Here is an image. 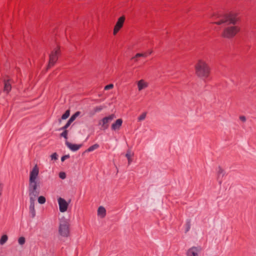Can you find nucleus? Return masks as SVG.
<instances>
[{"label":"nucleus","mask_w":256,"mask_h":256,"mask_svg":"<svg viewBox=\"0 0 256 256\" xmlns=\"http://www.w3.org/2000/svg\"><path fill=\"white\" fill-rule=\"evenodd\" d=\"M220 20L214 22L215 24L220 25L224 24L228 26L230 24H234L238 20V18L234 14H226L224 16H218ZM240 30V28L234 26H228L226 27L222 34L224 38H231L234 37Z\"/></svg>","instance_id":"nucleus-1"},{"label":"nucleus","mask_w":256,"mask_h":256,"mask_svg":"<svg viewBox=\"0 0 256 256\" xmlns=\"http://www.w3.org/2000/svg\"><path fill=\"white\" fill-rule=\"evenodd\" d=\"M38 172V168L36 165L33 168L32 170L30 172L28 190L30 200H36V198L40 194V190L38 188V186L36 181Z\"/></svg>","instance_id":"nucleus-2"},{"label":"nucleus","mask_w":256,"mask_h":256,"mask_svg":"<svg viewBox=\"0 0 256 256\" xmlns=\"http://www.w3.org/2000/svg\"><path fill=\"white\" fill-rule=\"evenodd\" d=\"M196 74L203 79L208 78L210 74V68L204 60H199L195 66Z\"/></svg>","instance_id":"nucleus-3"},{"label":"nucleus","mask_w":256,"mask_h":256,"mask_svg":"<svg viewBox=\"0 0 256 256\" xmlns=\"http://www.w3.org/2000/svg\"><path fill=\"white\" fill-rule=\"evenodd\" d=\"M69 223L66 220H61L60 222L58 232L60 236L67 237L70 234Z\"/></svg>","instance_id":"nucleus-4"},{"label":"nucleus","mask_w":256,"mask_h":256,"mask_svg":"<svg viewBox=\"0 0 256 256\" xmlns=\"http://www.w3.org/2000/svg\"><path fill=\"white\" fill-rule=\"evenodd\" d=\"M116 116L114 114H112L108 116L104 117L99 122V125L102 126L103 130H105L108 128L109 123Z\"/></svg>","instance_id":"nucleus-5"},{"label":"nucleus","mask_w":256,"mask_h":256,"mask_svg":"<svg viewBox=\"0 0 256 256\" xmlns=\"http://www.w3.org/2000/svg\"><path fill=\"white\" fill-rule=\"evenodd\" d=\"M60 54V48H58L56 50H54L50 54V60H49V64L48 65V68H50L52 66H54V64L56 62V60L58 58V55Z\"/></svg>","instance_id":"nucleus-6"},{"label":"nucleus","mask_w":256,"mask_h":256,"mask_svg":"<svg viewBox=\"0 0 256 256\" xmlns=\"http://www.w3.org/2000/svg\"><path fill=\"white\" fill-rule=\"evenodd\" d=\"M124 20L125 17L124 16H122L118 19V20L114 28L113 32L114 35H116L119 30L122 27Z\"/></svg>","instance_id":"nucleus-7"},{"label":"nucleus","mask_w":256,"mask_h":256,"mask_svg":"<svg viewBox=\"0 0 256 256\" xmlns=\"http://www.w3.org/2000/svg\"><path fill=\"white\" fill-rule=\"evenodd\" d=\"M58 201L60 212H66L68 205L66 201L62 198H58Z\"/></svg>","instance_id":"nucleus-8"},{"label":"nucleus","mask_w":256,"mask_h":256,"mask_svg":"<svg viewBox=\"0 0 256 256\" xmlns=\"http://www.w3.org/2000/svg\"><path fill=\"white\" fill-rule=\"evenodd\" d=\"M202 250L200 246H192L186 252V256H198V254Z\"/></svg>","instance_id":"nucleus-9"},{"label":"nucleus","mask_w":256,"mask_h":256,"mask_svg":"<svg viewBox=\"0 0 256 256\" xmlns=\"http://www.w3.org/2000/svg\"><path fill=\"white\" fill-rule=\"evenodd\" d=\"M225 174L224 170L220 166H219L217 170V179L220 184L222 182V178L225 176Z\"/></svg>","instance_id":"nucleus-10"},{"label":"nucleus","mask_w":256,"mask_h":256,"mask_svg":"<svg viewBox=\"0 0 256 256\" xmlns=\"http://www.w3.org/2000/svg\"><path fill=\"white\" fill-rule=\"evenodd\" d=\"M66 145L72 150L73 152H76L82 146V144H72L68 141H66Z\"/></svg>","instance_id":"nucleus-11"},{"label":"nucleus","mask_w":256,"mask_h":256,"mask_svg":"<svg viewBox=\"0 0 256 256\" xmlns=\"http://www.w3.org/2000/svg\"><path fill=\"white\" fill-rule=\"evenodd\" d=\"M122 120L120 118L118 119L112 125L111 128L112 130H119L122 125Z\"/></svg>","instance_id":"nucleus-12"},{"label":"nucleus","mask_w":256,"mask_h":256,"mask_svg":"<svg viewBox=\"0 0 256 256\" xmlns=\"http://www.w3.org/2000/svg\"><path fill=\"white\" fill-rule=\"evenodd\" d=\"M34 202L35 200H30V207H29V211L30 214L32 218H34L36 216V210L34 209Z\"/></svg>","instance_id":"nucleus-13"},{"label":"nucleus","mask_w":256,"mask_h":256,"mask_svg":"<svg viewBox=\"0 0 256 256\" xmlns=\"http://www.w3.org/2000/svg\"><path fill=\"white\" fill-rule=\"evenodd\" d=\"M4 92L8 93L10 92L12 88L11 84L10 83V79H4Z\"/></svg>","instance_id":"nucleus-14"},{"label":"nucleus","mask_w":256,"mask_h":256,"mask_svg":"<svg viewBox=\"0 0 256 256\" xmlns=\"http://www.w3.org/2000/svg\"><path fill=\"white\" fill-rule=\"evenodd\" d=\"M138 90L140 91L148 86V83L144 80H141L138 82Z\"/></svg>","instance_id":"nucleus-15"},{"label":"nucleus","mask_w":256,"mask_h":256,"mask_svg":"<svg viewBox=\"0 0 256 256\" xmlns=\"http://www.w3.org/2000/svg\"><path fill=\"white\" fill-rule=\"evenodd\" d=\"M106 210L105 208L102 206H100L98 210V215L103 218L106 216Z\"/></svg>","instance_id":"nucleus-16"},{"label":"nucleus","mask_w":256,"mask_h":256,"mask_svg":"<svg viewBox=\"0 0 256 256\" xmlns=\"http://www.w3.org/2000/svg\"><path fill=\"white\" fill-rule=\"evenodd\" d=\"M147 52L145 53H138L136 54L134 56H133L132 58V60H134V62H137V60L136 59V58H140V57H146L148 56Z\"/></svg>","instance_id":"nucleus-17"},{"label":"nucleus","mask_w":256,"mask_h":256,"mask_svg":"<svg viewBox=\"0 0 256 256\" xmlns=\"http://www.w3.org/2000/svg\"><path fill=\"white\" fill-rule=\"evenodd\" d=\"M98 148H99V145L97 144H96L92 146H90L88 148L86 152H90L92 151H94V150L97 149Z\"/></svg>","instance_id":"nucleus-18"},{"label":"nucleus","mask_w":256,"mask_h":256,"mask_svg":"<svg viewBox=\"0 0 256 256\" xmlns=\"http://www.w3.org/2000/svg\"><path fill=\"white\" fill-rule=\"evenodd\" d=\"M8 240V236L6 234H4L2 236L0 239V244L1 245L4 244Z\"/></svg>","instance_id":"nucleus-19"},{"label":"nucleus","mask_w":256,"mask_h":256,"mask_svg":"<svg viewBox=\"0 0 256 256\" xmlns=\"http://www.w3.org/2000/svg\"><path fill=\"white\" fill-rule=\"evenodd\" d=\"M80 114V112H76L68 120H70V122H72L76 120V118Z\"/></svg>","instance_id":"nucleus-20"},{"label":"nucleus","mask_w":256,"mask_h":256,"mask_svg":"<svg viewBox=\"0 0 256 256\" xmlns=\"http://www.w3.org/2000/svg\"><path fill=\"white\" fill-rule=\"evenodd\" d=\"M126 156L128 158V164H130L131 162H132V160L131 158V152L130 150H128L126 154Z\"/></svg>","instance_id":"nucleus-21"},{"label":"nucleus","mask_w":256,"mask_h":256,"mask_svg":"<svg viewBox=\"0 0 256 256\" xmlns=\"http://www.w3.org/2000/svg\"><path fill=\"white\" fill-rule=\"evenodd\" d=\"M104 106H96L94 109V112H93L92 114H94L96 112H100L101 110H102L104 109Z\"/></svg>","instance_id":"nucleus-22"},{"label":"nucleus","mask_w":256,"mask_h":256,"mask_svg":"<svg viewBox=\"0 0 256 256\" xmlns=\"http://www.w3.org/2000/svg\"><path fill=\"white\" fill-rule=\"evenodd\" d=\"M147 113L146 112H144L138 118V122H142L144 120L146 116Z\"/></svg>","instance_id":"nucleus-23"},{"label":"nucleus","mask_w":256,"mask_h":256,"mask_svg":"<svg viewBox=\"0 0 256 256\" xmlns=\"http://www.w3.org/2000/svg\"><path fill=\"white\" fill-rule=\"evenodd\" d=\"M70 110H67L66 111L64 114H62V120H66L70 116Z\"/></svg>","instance_id":"nucleus-24"},{"label":"nucleus","mask_w":256,"mask_h":256,"mask_svg":"<svg viewBox=\"0 0 256 256\" xmlns=\"http://www.w3.org/2000/svg\"><path fill=\"white\" fill-rule=\"evenodd\" d=\"M46 201V198L44 196H40L38 198V202L40 204H44Z\"/></svg>","instance_id":"nucleus-25"},{"label":"nucleus","mask_w":256,"mask_h":256,"mask_svg":"<svg viewBox=\"0 0 256 256\" xmlns=\"http://www.w3.org/2000/svg\"><path fill=\"white\" fill-rule=\"evenodd\" d=\"M190 228V220H188L186 222V232H187Z\"/></svg>","instance_id":"nucleus-26"},{"label":"nucleus","mask_w":256,"mask_h":256,"mask_svg":"<svg viewBox=\"0 0 256 256\" xmlns=\"http://www.w3.org/2000/svg\"><path fill=\"white\" fill-rule=\"evenodd\" d=\"M18 242L20 245H23L26 242L25 238L23 236L20 237L18 240Z\"/></svg>","instance_id":"nucleus-27"},{"label":"nucleus","mask_w":256,"mask_h":256,"mask_svg":"<svg viewBox=\"0 0 256 256\" xmlns=\"http://www.w3.org/2000/svg\"><path fill=\"white\" fill-rule=\"evenodd\" d=\"M68 130H64L62 133L60 134V136L61 137L64 138L66 140L68 139Z\"/></svg>","instance_id":"nucleus-28"},{"label":"nucleus","mask_w":256,"mask_h":256,"mask_svg":"<svg viewBox=\"0 0 256 256\" xmlns=\"http://www.w3.org/2000/svg\"><path fill=\"white\" fill-rule=\"evenodd\" d=\"M59 177L62 179H64L66 178V174L64 172H60L59 173Z\"/></svg>","instance_id":"nucleus-29"},{"label":"nucleus","mask_w":256,"mask_h":256,"mask_svg":"<svg viewBox=\"0 0 256 256\" xmlns=\"http://www.w3.org/2000/svg\"><path fill=\"white\" fill-rule=\"evenodd\" d=\"M50 157L52 160H56L58 159V154L56 152H54L51 155Z\"/></svg>","instance_id":"nucleus-30"},{"label":"nucleus","mask_w":256,"mask_h":256,"mask_svg":"<svg viewBox=\"0 0 256 256\" xmlns=\"http://www.w3.org/2000/svg\"><path fill=\"white\" fill-rule=\"evenodd\" d=\"M113 88H114V85L112 84H110L104 87V90H108L112 89Z\"/></svg>","instance_id":"nucleus-31"},{"label":"nucleus","mask_w":256,"mask_h":256,"mask_svg":"<svg viewBox=\"0 0 256 256\" xmlns=\"http://www.w3.org/2000/svg\"><path fill=\"white\" fill-rule=\"evenodd\" d=\"M70 158V155L69 154L64 155L62 157L61 160L62 162H64L65 160H66V159H67V158Z\"/></svg>","instance_id":"nucleus-32"},{"label":"nucleus","mask_w":256,"mask_h":256,"mask_svg":"<svg viewBox=\"0 0 256 256\" xmlns=\"http://www.w3.org/2000/svg\"><path fill=\"white\" fill-rule=\"evenodd\" d=\"M72 122H70L69 120H68L66 124L64 126V128H66V130L69 127V126L70 125V124Z\"/></svg>","instance_id":"nucleus-33"},{"label":"nucleus","mask_w":256,"mask_h":256,"mask_svg":"<svg viewBox=\"0 0 256 256\" xmlns=\"http://www.w3.org/2000/svg\"><path fill=\"white\" fill-rule=\"evenodd\" d=\"M240 120L243 122H245L246 119L245 116H240Z\"/></svg>","instance_id":"nucleus-34"},{"label":"nucleus","mask_w":256,"mask_h":256,"mask_svg":"<svg viewBox=\"0 0 256 256\" xmlns=\"http://www.w3.org/2000/svg\"><path fill=\"white\" fill-rule=\"evenodd\" d=\"M58 130H63V132L64 131V130H66V128H64V126L62 127V128H60Z\"/></svg>","instance_id":"nucleus-35"},{"label":"nucleus","mask_w":256,"mask_h":256,"mask_svg":"<svg viewBox=\"0 0 256 256\" xmlns=\"http://www.w3.org/2000/svg\"><path fill=\"white\" fill-rule=\"evenodd\" d=\"M152 50H150L147 52L148 54H150L152 53Z\"/></svg>","instance_id":"nucleus-36"}]
</instances>
